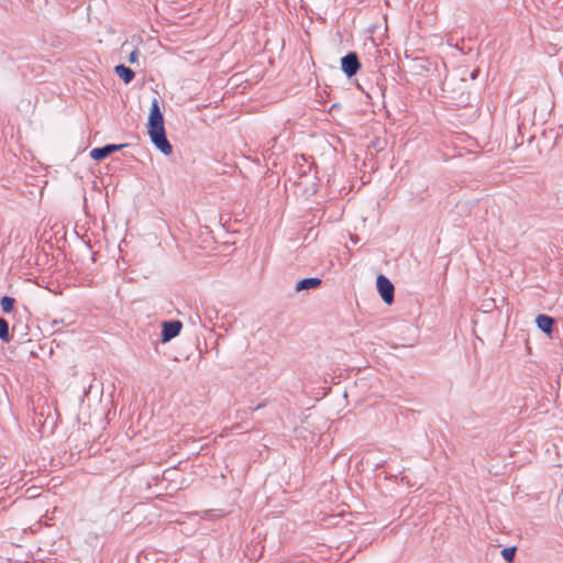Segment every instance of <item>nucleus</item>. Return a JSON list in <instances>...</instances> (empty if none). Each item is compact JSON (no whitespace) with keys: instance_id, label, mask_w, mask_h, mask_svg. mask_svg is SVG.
Masks as SVG:
<instances>
[{"instance_id":"f257e3e1","label":"nucleus","mask_w":563,"mask_h":563,"mask_svg":"<svg viewBox=\"0 0 563 563\" xmlns=\"http://www.w3.org/2000/svg\"><path fill=\"white\" fill-rule=\"evenodd\" d=\"M148 135L152 143L165 155H169L173 152V147L168 142L164 129V118L159 109L157 99H153L151 103L150 117H148Z\"/></svg>"},{"instance_id":"f03ea898","label":"nucleus","mask_w":563,"mask_h":563,"mask_svg":"<svg viewBox=\"0 0 563 563\" xmlns=\"http://www.w3.org/2000/svg\"><path fill=\"white\" fill-rule=\"evenodd\" d=\"M376 286L378 289V292L382 297V299L387 303L390 305L394 300V285L384 275H378L376 280Z\"/></svg>"},{"instance_id":"7ed1b4c3","label":"nucleus","mask_w":563,"mask_h":563,"mask_svg":"<svg viewBox=\"0 0 563 563\" xmlns=\"http://www.w3.org/2000/svg\"><path fill=\"white\" fill-rule=\"evenodd\" d=\"M361 64L356 53L351 52L341 58V68L347 77L354 76L360 69Z\"/></svg>"},{"instance_id":"20e7f679","label":"nucleus","mask_w":563,"mask_h":563,"mask_svg":"<svg viewBox=\"0 0 563 563\" xmlns=\"http://www.w3.org/2000/svg\"><path fill=\"white\" fill-rule=\"evenodd\" d=\"M162 342H168L175 336H177L183 328V324L178 320L174 321H165L162 324Z\"/></svg>"},{"instance_id":"39448f33","label":"nucleus","mask_w":563,"mask_h":563,"mask_svg":"<svg viewBox=\"0 0 563 563\" xmlns=\"http://www.w3.org/2000/svg\"><path fill=\"white\" fill-rule=\"evenodd\" d=\"M124 144H108L103 147H97L91 150L90 157L100 161L106 158L109 154L119 151L120 148L124 147Z\"/></svg>"},{"instance_id":"423d86ee","label":"nucleus","mask_w":563,"mask_h":563,"mask_svg":"<svg viewBox=\"0 0 563 563\" xmlns=\"http://www.w3.org/2000/svg\"><path fill=\"white\" fill-rule=\"evenodd\" d=\"M322 280L318 277L303 278L297 282L295 286L296 291L308 290L317 288L321 285Z\"/></svg>"},{"instance_id":"0eeeda50","label":"nucleus","mask_w":563,"mask_h":563,"mask_svg":"<svg viewBox=\"0 0 563 563\" xmlns=\"http://www.w3.org/2000/svg\"><path fill=\"white\" fill-rule=\"evenodd\" d=\"M536 322L541 331H543L547 334H550L552 331L554 319L545 314H539L537 317Z\"/></svg>"},{"instance_id":"6e6552de","label":"nucleus","mask_w":563,"mask_h":563,"mask_svg":"<svg viewBox=\"0 0 563 563\" xmlns=\"http://www.w3.org/2000/svg\"><path fill=\"white\" fill-rule=\"evenodd\" d=\"M114 73L118 75L125 84H129L133 80L135 74L134 71L125 67L124 65H118L114 67Z\"/></svg>"},{"instance_id":"1a4fd4ad","label":"nucleus","mask_w":563,"mask_h":563,"mask_svg":"<svg viewBox=\"0 0 563 563\" xmlns=\"http://www.w3.org/2000/svg\"><path fill=\"white\" fill-rule=\"evenodd\" d=\"M0 305H1V309L4 313H9L12 311L13 309V305H14V299L11 298V297H8V296H4L1 301H0Z\"/></svg>"},{"instance_id":"9d476101","label":"nucleus","mask_w":563,"mask_h":563,"mask_svg":"<svg viewBox=\"0 0 563 563\" xmlns=\"http://www.w3.org/2000/svg\"><path fill=\"white\" fill-rule=\"evenodd\" d=\"M0 339L3 340L4 342H9L10 341L9 324L2 318H0Z\"/></svg>"},{"instance_id":"9b49d317","label":"nucleus","mask_w":563,"mask_h":563,"mask_svg":"<svg viewBox=\"0 0 563 563\" xmlns=\"http://www.w3.org/2000/svg\"><path fill=\"white\" fill-rule=\"evenodd\" d=\"M515 554H516V548L515 547H508V548H504L501 550V556L508 563H511L514 561Z\"/></svg>"},{"instance_id":"f8f14e48","label":"nucleus","mask_w":563,"mask_h":563,"mask_svg":"<svg viewBox=\"0 0 563 563\" xmlns=\"http://www.w3.org/2000/svg\"><path fill=\"white\" fill-rule=\"evenodd\" d=\"M136 57H137V49H134L131 52L130 56H129V62L130 63H135L136 62Z\"/></svg>"},{"instance_id":"ddd939ff","label":"nucleus","mask_w":563,"mask_h":563,"mask_svg":"<svg viewBox=\"0 0 563 563\" xmlns=\"http://www.w3.org/2000/svg\"><path fill=\"white\" fill-rule=\"evenodd\" d=\"M54 324H58V323H63V321H57V320H54L53 322Z\"/></svg>"}]
</instances>
